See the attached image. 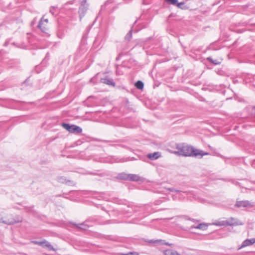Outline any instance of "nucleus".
<instances>
[{"mask_svg": "<svg viewBox=\"0 0 255 255\" xmlns=\"http://www.w3.org/2000/svg\"><path fill=\"white\" fill-rule=\"evenodd\" d=\"M176 151L172 152L176 155L187 157H196L201 158L204 155H208L209 153L202 150L196 149L191 145L182 144H177L176 146Z\"/></svg>", "mask_w": 255, "mask_h": 255, "instance_id": "nucleus-1", "label": "nucleus"}, {"mask_svg": "<svg viewBox=\"0 0 255 255\" xmlns=\"http://www.w3.org/2000/svg\"><path fill=\"white\" fill-rule=\"evenodd\" d=\"M62 126L69 132L74 133H79L82 131V129L79 126L69 124L62 123Z\"/></svg>", "mask_w": 255, "mask_h": 255, "instance_id": "nucleus-2", "label": "nucleus"}, {"mask_svg": "<svg viewBox=\"0 0 255 255\" xmlns=\"http://www.w3.org/2000/svg\"><path fill=\"white\" fill-rule=\"evenodd\" d=\"M88 8V4L87 3V0H83L79 8L78 13L79 14L80 20L85 15Z\"/></svg>", "mask_w": 255, "mask_h": 255, "instance_id": "nucleus-3", "label": "nucleus"}, {"mask_svg": "<svg viewBox=\"0 0 255 255\" xmlns=\"http://www.w3.org/2000/svg\"><path fill=\"white\" fill-rule=\"evenodd\" d=\"M215 225L217 226H238V225H242V223H239L238 221H236L235 222H230L228 220L222 221L221 222H219L218 223H216Z\"/></svg>", "mask_w": 255, "mask_h": 255, "instance_id": "nucleus-4", "label": "nucleus"}, {"mask_svg": "<svg viewBox=\"0 0 255 255\" xmlns=\"http://www.w3.org/2000/svg\"><path fill=\"white\" fill-rule=\"evenodd\" d=\"M22 222V219L19 218V217H17L16 220L12 219V220H8L7 221L6 220H3L2 218H0V223H2L4 224H6L8 225H12L15 223H20Z\"/></svg>", "mask_w": 255, "mask_h": 255, "instance_id": "nucleus-5", "label": "nucleus"}, {"mask_svg": "<svg viewBox=\"0 0 255 255\" xmlns=\"http://www.w3.org/2000/svg\"><path fill=\"white\" fill-rule=\"evenodd\" d=\"M255 243V238L251 239H246L240 247L238 249V250H240L242 248L252 245Z\"/></svg>", "mask_w": 255, "mask_h": 255, "instance_id": "nucleus-6", "label": "nucleus"}, {"mask_svg": "<svg viewBox=\"0 0 255 255\" xmlns=\"http://www.w3.org/2000/svg\"><path fill=\"white\" fill-rule=\"evenodd\" d=\"M101 82L105 84H107L109 86H111L113 87L115 86V83L114 82L112 79L109 78L108 77H105L101 78Z\"/></svg>", "mask_w": 255, "mask_h": 255, "instance_id": "nucleus-7", "label": "nucleus"}, {"mask_svg": "<svg viewBox=\"0 0 255 255\" xmlns=\"http://www.w3.org/2000/svg\"><path fill=\"white\" fill-rule=\"evenodd\" d=\"M250 205V203L249 201H238L235 204V206L238 208L247 207Z\"/></svg>", "mask_w": 255, "mask_h": 255, "instance_id": "nucleus-8", "label": "nucleus"}, {"mask_svg": "<svg viewBox=\"0 0 255 255\" xmlns=\"http://www.w3.org/2000/svg\"><path fill=\"white\" fill-rule=\"evenodd\" d=\"M161 156L159 152H155L147 154V157L150 160H155L158 159Z\"/></svg>", "mask_w": 255, "mask_h": 255, "instance_id": "nucleus-9", "label": "nucleus"}, {"mask_svg": "<svg viewBox=\"0 0 255 255\" xmlns=\"http://www.w3.org/2000/svg\"><path fill=\"white\" fill-rule=\"evenodd\" d=\"M128 176V180L130 181H138L140 180V177L138 175L129 174Z\"/></svg>", "mask_w": 255, "mask_h": 255, "instance_id": "nucleus-10", "label": "nucleus"}, {"mask_svg": "<svg viewBox=\"0 0 255 255\" xmlns=\"http://www.w3.org/2000/svg\"><path fill=\"white\" fill-rule=\"evenodd\" d=\"M176 6L178 8L183 10L187 9L188 8V6L185 4V2L184 1L179 2L177 1Z\"/></svg>", "mask_w": 255, "mask_h": 255, "instance_id": "nucleus-11", "label": "nucleus"}, {"mask_svg": "<svg viewBox=\"0 0 255 255\" xmlns=\"http://www.w3.org/2000/svg\"><path fill=\"white\" fill-rule=\"evenodd\" d=\"M74 225L77 228L83 230H87L89 227L87 224H86L85 222L79 224H74Z\"/></svg>", "mask_w": 255, "mask_h": 255, "instance_id": "nucleus-12", "label": "nucleus"}, {"mask_svg": "<svg viewBox=\"0 0 255 255\" xmlns=\"http://www.w3.org/2000/svg\"><path fill=\"white\" fill-rule=\"evenodd\" d=\"M41 246L47 247L50 251H55L54 248L50 244V243L45 240L42 241V245Z\"/></svg>", "mask_w": 255, "mask_h": 255, "instance_id": "nucleus-13", "label": "nucleus"}, {"mask_svg": "<svg viewBox=\"0 0 255 255\" xmlns=\"http://www.w3.org/2000/svg\"><path fill=\"white\" fill-rule=\"evenodd\" d=\"M164 255H180L176 251L172 250H166L164 251Z\"/></svg>", "mask_w": 255, "mask_h": 255, "instance_id": "nucleus-14", "label": "nucleus"}, {"mask_svg": "<svg viewBox=\"0 0 255 255\" xmlns=\"http://www.w3.org/2000/svg\"><path fill=\"white\" fill-rule=\"evenodd\" d=\"M191 229L195 228L197 229H201L202 230H205L207 229V225L204 223H201L199 224L197 226H192L191 227Z\"/></svg>", "mask_w": 255, "mask_h": 255, "instance_id": "nucleus-15", "label": "nucleus"}, {"mask_svg": "<svg viewBox=\"0 0 255 255\" xmlns=\"http://www.w3.org/2000/svg\"><path fill=\"white\" fill-rule=\"evenodd\" d=\"M135 86L137 89L142 90L144 87V84L142 81H138L135 83Z\"/></svg>", "mask_w": 255, "mask_h": 255, "instance_id": "nucleus-16", "label": "nucleus"}, {"mask_svg": "<svg viewBox=\"0 0 255 255\" xmlns=\"http://www.w3.org/2000/svg\"><path fill=\"white\" fill-rule=\"evenodd\" d=\"M128 174H126V173H121V174H119L118 175V178L119 179H122V180H128Z\"/></svg>", "mask_w": 255, "mask_h": 255, "instance_id": "nucleus-17", "label": "nucleus"}, {"mask_svg": "<svg viewBox=\"0 0 255 255\" xmlns=\"http://www.w3.org/2000/svg\"><path fill=\"white\" fill-rule=\"evenodd\" d=\"M43 20L41 19L38 23V27L41 29V30L43 32H46V29L44 26L43 25Z\"/></svg>", "mask_w": 255, "mask_h": 255, "instance_id": "nucleus-18", "label": "nucleus"}, {"mask_svg": "<svg viewBox=\"0 0 255 255\" xmlns=\"http://www.w3.org/2000/svg\"><path fill=\"white\" fill-rule=\"evenodd\" d=\"M207 60L210 62L214 64V65H219L220 64V62L218 61L217 60H213L212 57H209L207 58Z\"/></svg>", "mask_w": 255, "mask_h": 255, "instance_id": "nucleus-19", "label": "nucleus"}, {"mask_svg": "<svg viewBox=\"0 0 255 255\" xmlns=\"http://www.w3.org/2000/svg\"><path fill=\"white\" fill-rule=\"evenodd\" d=\"M132 37V29H130L129 31L127 34V35L125 36V39L129 41Z\"/></svg>", "mask_w": 255, "mask_h": 255, "instance_id": "nucleus-20", "label": "nucleus"}, {"mask_svg": "<svg viewBox=\"0 0 255 255\" xmlns=\"http://www.w3.org/2000/svg\"><path fill=\"white\" fill-rule=\"evenodd\" d=\"M168 4H171L176 6L178 0H164Z\"/></svg>", "mask_w": 255, "mask_h": 255, "instance_id": "nucleus-21", "label": "nucleus"}, {"mask_svg": "<svg viewBox=\"0 0 255 255\" xmlns=\"http://www.w3.org/2000/svg\"><path fill=\"white\" fill-rule=\"evenodd\" d=\"M167 190L171 192H180V190H176L174 188H168Z\"/></svg>", "mask_w": 255, "mask_h": 255, "instance_id": "nucleus-22", "label": "nucleus"}, {"mask_svg": "<svg viewBox=\"0 0 255 255\" xmlns=\"http://www.w3.org/2000/svg\"><path fill=\"white\" fill-rule=\"evenodd\" d=\"M228 221H229L230 222H235L236 221H238L239 223H241L240 221H239V220H237V219H235L234 218H231L229 220H228Z\"/></svg>", "mask_w": 255, "mask_h": 255, "instance_id": "nucleus-23", "label": "nucleus"}, {"mask_svg": "<svg viewBox=\"0 0 255 255\" xmlns=\"http://www.w3.org/2000/svg\"><path fill=\"white\" fill-rule=\"evenodd\" d=\"M33 243L35 245H38L40 246H41L42 245V241H41V242L33 241Z\"/></svg>", "mask_w": 255, "mask_h": 255, "instance_id": "nucleus-24", "label": "nucleus"}, {"mask_svg": "<svg viewBox=\"0 0 255 255\" xmlns=\"http://www.w3.org/2000/svg\"><path fill=\"white\" fill-rule=\"evenodd\" d=\"M147 242L149 243H156L159 242V241H158V240H155V241L149 240Z\"/></svg>", "mask_w": 255, "mask_h": 255, "instance_id": "nucleus-25", "label": "nucleus"}, {"mask_svg": "<svg viewBox=\"0 0 255 255\" xmlns=\"http://www.w3.org/2000/svg\"><path fill=\"white\" fill-rule=\"evenodd\" d=\"M8 43H9V41L8 40H6L4 42V43L3 44V46H7L8 45Z\"/></svg>", "mask_w": 255, "mask_h": 255, "instance_id": "nucleus-26", "label": "nucleus"}, {"mask_svg": "<svg viewBox=\"0 0 255 255\" xmlns=\"http://www.w3.org/2000/svg\"><path fill=\"white\" fill-rule=\"evenodd\" d=\"M64 179V177H60L58 178V180L60 181V182H63L62 180H63Z\"/></svg>", "mask_w": 255, "mask_h": 255, "instance_id": "nucleus-27", "label": "nucleus"}, {"mask_svg": "<svg viewBox=\"0 0 255 255\" xmlns=\"http://www.w3.org/2000/svg\"><path fill=\"white\" fill-rule=\"evenodd\" d=\"M45 22L46 23H48V19H45L44 20H43V23Z\"/></svg>", "mask_w": 255, "mask_h": 255, "instance_id": "nucleus-28", "label": "nucleus"}, {"mask_svg": "<svg viewBox=\"0 0 255 255\" xmlns=\"http://www.w3.org/2000/svg\"><path fill=\"white\" fill-rule=\"evenodd\" d=\"M253 111H254V113L255 114V106L253 108Z\"/></svg>", "mask_w": 255, "mask_h": 255, "instance_id": "nucleus-29", "label": "nucleus"}, {"mask_svg": "<svg viewBox=\"0 0 255 255\" xmlns=\"http://www.w3.org/2000/svg\"><path fill=\"white\" fill-rule=\"evenodd\" d=\"M33 208V207H29V208H28V211H31V208Z\"/></svg>", "mask_w": 255, "mask_h": 255, "instance_id": "nucleus-30", "label": "nucleus"}, {"mask_svg": "<svg viewBox=\"0 0 255 255\" xmlns=\"http://www.w3.org/2000/svg\"><path fill=\"white\" fill-rule=\"evenodd\" d=\"M165 244H166V245H168V246H170V245H171V244H169V243H165Z\"/></svg>", "mask_w": 255, "mask_h": 255, "instance_id": "nucleus-31", "label": "nucleus"}, {"mask_svg": "<svg viewBox=\"0 0 255 255\" xmlns=\"http://www.w3.org/2000/svg\"><path fill=\"white\" fill-rule=\"evenodd\" d=\"M45 255H48V254H45Z\"/></svg>", "mask_w": 255, "mask_h": 255, "instance_id": "nucleus-32", "label": "nucleus"}]
</instances>
